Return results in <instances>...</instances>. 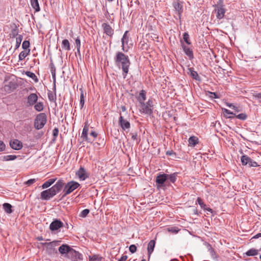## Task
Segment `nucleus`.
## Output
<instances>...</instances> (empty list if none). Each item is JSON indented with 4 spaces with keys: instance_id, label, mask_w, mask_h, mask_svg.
Instances as JSON below:
<instances>
[{
    "instance_id": "nucleus-25",
    "label": "nucleus",
    "mask_w": 261,
    "mask_h": 261,
    "mask_svg": "<svg viewBox=\"0 0 261 261\" xmlns=\"http://www.w3.org/2000/svg\"><path fill=\"white\" fill-rule=\"evenodd\" d=\"M57 180V178H50L43 184L41 187L42 189H46L52 185Z\"/></svg>"
},
{
    "instance_id": "nucleus-12",
    "label": "nucleus",
    "mask_w": 261,
    "mask_h": 261,
    "mask_svg": "<svg viewBox=\"0 0 261 261\" xmlns=\"http://www.w3.org/2000/svg\"><path fill=\"white\" fill-rule=\"evenodd\" d=\"M71 249L68 245L63 244L59 247V251L62 255H65L67 256Z\"/></svg>"
},
{
    "instance_id": "nucleus-61",
    "label": "nucleus",
    "mask_w": 261,
    "mask_h": 261,
    "mask_svg": "<svg viewBox=\"0 0 261 261\" xmlns=\"http://www.w3.org/2000/svg\"><path fill=\"white\" fill-rule=\"evenodd\" d=\"M225 105L226 106H227L229 108H231L232 109L233 108V106H234L232 103H228V102H226Z\"/></svg>"
},
{
    "instance_id": "nucleus-50",
    "label": "nucleus",
    "mask_w": 261,
    "mask_h": 261,
    "mask_svg": "<svg viewBox=\"0 0 261 261\" xmlns=\"http://www.w3.org/2000/svg\"><path fill=\"white\" fill-rule=\"evenodd\" d=\"M248 165L249 167H257L258 166L256 162L254 161L251 159L250 160Z\"/></svg>"
},
{
    "instance_id": "nucleus-52",
    "label": "nucleus",
    "mask_w": 261,
    "mask_h": 261,
    "mask_svg": "<svg viewBox=\"0 0 261 261\" xmlns=\"http://www.w3.org/2000/svg\"><path fill=\"white\" fill-rule=\"evenodd\" d=\"M36 179H30L25 182V184L28 185V186L31 185L32 184L35 183L36 182Z\"/></svg>"
},
{
    "instance_id": "nucleus-59",
    "label": "nucleus",
    "mask_w": 261,
    "mask_h": 261,
    "mask_svg": "<svg viewBox=\"0 0 261 261\" xmlns=\"http://www.w3.org/2000/svg\"><path fill=\"white\" fill-rule=\"evenodd\" d=\"M127 258V256L126 255H123L118 261H126Z\"/></svg>"
},
{
    "instance_id": "nucleus-56",
    "label": "nucleus",
    "mask_w": 261,
    "mask_h": 261,
    "mask_svg": "<svg viewBox=\"0 0 261 261\" xmlns=\"http://www.w3.org/2000/svg\"><path fill=\"white\" fill-rule=\"evenodd\" d=\"M253 97L256 98L260 99H261V92L260 93H255L253 94Z\"/></svg>"
},
{
    "instance_id": "nucleus-31",
    "label": "nucleus",
    "mask_w": 261,
    "mask_h": 261,
    "mask_svg": "<svg viewBox=\"0 0 261 261\" xmlns=\"http://www.w3.org/2000/svg\"><path fill=\"white\" fill-rule=\"evenodd\" d=\"M258 253V250L254 248H252L248 250L246 253V255L248 256H254Z\"/></svg>"
},
{
    "instance_id": "nucleus-37",
    "label": "nucleus",
    "mask_w": 261,
    "mask_h": 261,
    "mask_svg": "<svg viewBox=\"0 0 261 261\" xmlns=\"http://www.w3.org/2000/svg\"><path fill=\"white\" fill-rule=\"evenodd\" d=\"M25 74L29 77L35 81V82H38V79L35 73L31 72V71H27L25 72Z\"/></svg>"
},
{
    "instance_id": "nucleus-30",
    "label": "nucleus",
    "mask_w": 261,
    "mask_h": 261,
    "mask_svg": "<svg viewBox=\"0 0 261 261\" xmlns=\"http://www.w3.org/2000/svg\"><path fill=\"white\" fill-rule=\"evenodd\" d=\"M146 100V92L144 90H142L139 93V96L138 97L139 103L141 102H144Z\"/></svg>"
},
{
    "instance_id": "nucleus-14",
    "label": "nucleus",
    "mask_w": 261,
    "mask_h": 261,
    "mask_svg": "<svg viewBox=\"0 0 261 261\" xmlns=\"http://www.w3.org/2000/svg\"><path fill=\"white\" fill-rule=\"evenodd\" d=\"M60 241H54L48 244H45L46 250L49 253H51L55 251V247L59 245Z\"/></svg>"
},
{
    "instance_id": "nucleus-55",
    "label": "nucleus",
    "mask_w": 261,
    "mask_h": 261,
    "mask_svg": "<svg viewBox=\"0 0 261 261\" xmlns=\"http://www.w3.org/2000/svg\"><path fill=\"white\" fill-rule=\"evenodd\" d=\"M5 148V144L4 143L0 140V151H3Z\"/></svg>"
},
{
    "instance_id": "nucleus-54",
    "label": "nucleus",
    "mask_w": 261,
    "mask_h": 261,
    "mask_svg": "<svg viewBox=\"0 0 261 261\" xmlns=\"http://www.w3.org/2000/svg\"><path fill=\"white\" fill-rule=\"evenodd\" d=\"M18 35V31L17 29H13L11 31V35L13 37H15Z\"/></svg>"
},
{
    "instance_id": "nucleus-46",
    "label": "nucleus",
    "mask_w": 261,
    "mask_h": 261,
    "mask_svg": "<svg viewBox=\"0 0 261 261\" xmlns=\"http://www.w3.org/2000/svg\"><path fill=\"white\" fill-rule=\"evenodd\" d=\"M236 118L242 120H245L247 119V115L245 113H241L237 115H234Z\"/></svg>"
},
{
    "instance_id": "nucleus-13",
    "label": "nucleus",
    "mask_w": 261,
    "mask_h": 261,
    "mask_svg": "<svg viewBox=\"0 0 261 261\" xmlns=\"http://www.w3.org/2000/svg\"><path fill=\"white\" fill-rule=\"evenodd\" d=\"M38 96L35 93L30 94L27 97V103L29 106H31L37 102Z\"/></svg>"
},
{
    "instance_id": "nucleus-51",
    "label": "nucleus",
    "mask_w": 261,
    "mask_h": 261,
    "mask_svg": "<svg viewBox=\"0 0 261 261\" xmlns=\"http://www.w3.org/2000/svg\"><path fill=\"white\" fill-rule=\"evenodd\" d=\"M129 250L131 253H134L136 251L137 247L135 245H131L129 247Z\"/></svg>"
},
{
    "instance_id": "nucleus-17",
    "label": "nucleus",
    "mask_w": 261,
    "mask_h": 261,
    "mask_svg": "<svg viewBox=\"0 0 261 261\" xmlns=\"http://www.w3.org/2000/svg\"><path fill=\"white\" fill-rule=\"evenodd\" d=\"M173 6L175 10L177 11V14L179 17H180L181 14L182 12V3L179 1H176L174 2Z\"/></svg>"
},
{
    "instance_id": "nucleus-6",
    "label": "nucleus",
    "mask_w": 261,
    "mask_h": 261,
    "mask_svg": "<svg viewBox=\"0 0 261 261\" xmlns=\"http://www.w3.org/2000/svg\"><path fill=\"white\" fill-rule=\"evenodd\" d=\"M67 257L71 261H81L83 260V255L72 248L69 252Z\"/></svg>"
},
{
    "instance_id": "nucleus-33",
    "label": "nucleus",
    "mask_w": 261,
    "mask_h": 261,
    "mask_svg": "<svg viewBox=\"0 0 261 261\" xmlns=\"http://www.w3.org/2000/svg\"><path fill=\"white\" fill-rule=\"evenodd\" d=\"M222 111L223 113L226 115L227 118H232V116H234L235 114H234L233 112H231L230 111L228 110L227 109L225 108H222Z\"/></svg>"
},
{
    "instance_id": "nucleus-24",
    "label": "nucleus",
    "mask_w": 261,
    "mask_h": 261,
    "mask_svg": "<svg viewBox=\"0 0 261 261\" xmlns=\"http://www.w3.org/2000/svg\"><path fill=\"white\" fill-rule=\"evenodd\" d=\"M88 128L85 126L83 128L82 137H83V139L87 141L88 142H92L94 141V140L91 139L90 138L88 137Z\"/></svg>"
},
{
    "instance_id": "nucleus-53",
    "label": "nucleus",
    "mask_w": 261,
    "mask_h": 261,
    "mask_svg": "<svg viewBox=\"0 0 261 261\" xmlns=\"http://www.w3.org/2000/svg\"><path fill=\"white\" fill-rule=\"evenodd\" d=\"M131 135V137H132V139L134 140V141H137V143H138V135L136 133H131L130 134Z\"/></svg>"
},
{
    "instance_id": "nucleus-11",
    "label": "nucleus",
    "mask_w": 261,
    "mask_h": 261,
    "mask_svg": "<svg viewBox=\"0 0 261 261\" xmlns=\"http://www.w3.org/2000/svg\"><path fill=\"white\" fill-rule=\"evenodd\" d=\"M128 31H125L121 39L122 50L124 52L128 51V48L125 47V44H127L128 41V36H127Z\"/></svg>"
},
{
    "instance_id": "nucleus-7",
    "label": "nucleus",
    "mask_w": 261,
    "mask_h": 261,
    "mask_svg": "<svg viewBox=\"0 0 261 261\" xmlns=\"http://www.w3.org/2000/svg\"><path fill=\"white\" fill-rule=\"evenodd\" d=\"M63 223L60 220L56 219L54 220L49 225V229L51 231H56L59 228L63 227Z\"/></svg>"
},
{
    "instance_id": "nucleus-49",
    "label": "nucleus",
    "mask_w": 261,
    "mask_h": 261,
    "mask_svg": "<svg viewBox=\"0 0 261 261\" xmlns=\"http://www.w3.org/2000/svg\"><path fill=\"white\" fill-rule=\"evenodd\" d=\"M208 95L212 99L219 98L218 95L215 92H208Z\"/></svg>"
},
{
    "instance_id": "nucleus-3",
    "label": "nucleus",
    "mask_w": 261,
    "mask_h": 261,
    "mask_svg": "<svg viewBox=\"0 0 261 261\" xmlns=\"http://www.w3.org/2000/svg\"><path fill=\"white\" fill-rule=\"evenodd\" d=\"M139 112L145 115L150 116L153 113V101L151 99H149L146 102H141L139 103Z\"/></svg>"
},
{
    "instance_id": "nucleus-41",
    "label": "nucleus",
    "mask_w": 261,
    "mask_h": 261,
    "mask_svg": "<svg viewBox=\"0 0 261 261\" xmlns=\"http://www.w3.org/2000/svg\"><path fill=\"white\" fill-rule=\"evenodd\" d=\"M17 158V156L15 155H7L4 156L5 161H13Z\"/></svg>"
},
{
    "instance_id": "nucleus-23",
    "label": "nucleus",
    "mask_w": 261,
    "mask_h": 261,
    "mask_svg": "<svg viewBox=\"0 0 261 261\" xmlns=\"http://www.w3.org/2000/svg\"><path fill=\"white\" fill-rule=\"evenodd\" d=\"M188 73L192 76L194 79L196 81H200V77L199 76L198 73L194 70L192 68H189L188 69Z\"/></svg>"
},
{
    "instance_id": "nucleus-19",
    "label": "nucleus",
    "mask_w": 261,
    "mask_h": 261,
    "mask_svg": "<svg viewBox=\"0 0 261 261\" xmlns=\"http://www.w3.org/2000/svg\"><path fill=\"white\" fill-rule=\"evenodd\" d=\"M182 47L184 53L187 56H188L190 59H192L194 58L193 53L192 49L185 44L182 45Z\"/></svg>"
},
{
    "instance_id": "nucleus-35",
    "label": "nucleus",
    "mask_w": 261,
    "mask_h": 261,
    "mask_svg": "<svg viewBox=\"0 0 261 261\" xmlns=\"http://www.w3.org/2000/svg\"><path fill=\"white\" fill-rule=\"evenodd\" d=\"M22 36L21 35H18L16 38V44L15 47V49H17L21 44V42L22 40Z\"/></svg>"
},
{
    "instance_id": "nucleus-34",
    "label": "nucleus",
    "mask_w": 261,
    "mask_h": 261,
    "mask_svg": "<svg viewBox=\"0 0 261 261\" xmlns=\"http://www.w3.org/2000/svg\"><path fill=\"white\" fill-rule=\"evenodd\" d=\"M35 104L34 108L37 111L40 112L43 110L44 106L42 102H37Z\"/></svg>"
},
{
    "instance_id": "nucleus-20",
    "label": "nucleus",
    "mask_w": 261,
    "mask_h": 261,
    "mask_svg": "<svg viewBox=\"0 0 261 261\" xmlns=\"http://www.w3.org/2000/svg\"><path fill=\"white\" fill-rule=\"evenodd\" d=\"M155 244V242L153 240H151L148 244L147 251L149 258H150L151 253L153 252L154 250Z\"/></svg>"
},
{
    "instance_id": "nucleus-27",
    "label": "nucleus",
    "mask_w": 261,
    "mask_h": 261,
    "mask_svg": "<svg viewBox=\"0 0 261 261\" xmlns=\"http://www.w3.org/2000/svg\"><path fill=\"white\" fill-rule=\"evenodd\" d=\"M189 145L195 146L198 143V139L195 136L190 137L188 140Z\"/></svg>"
},
{
    "instance_id": "nucleus-2",
    "label": "nucleus",
    "mask_w": 261,
    "mask_h": 261,
    "mask_svg": "<svg viewBox=\"0 0 261 261\" xmlns=\"http://www.w3.org/2000/svg\"><path fill=\"white\" fill-rule=\"evenodd\" d=\"M62 179H59L55 185L49 189L43 191L40 194V198L43 200H48L59 193L64 186Z\"/></svg>"
},
{
    "instance_id": "nucleus-39",
    "label": "nucleus",
    "mask_w": 261,
    "mask_h": 261,
    "mask_svg": "<svg viewBox=\"0 0 261 261\" xmlns=\"http://www.w3.org/2000/svg\"><path fill=\"white\" fill-rule=\"evenodd\" d=\"M29 52L30 49L29 50L28 52H27L25 51H22L21 52H20V53L19 55V60H23L28 56Z\"/></svg>"
},
{
    "instance_id": "nucleus-62",
    "label": "nucleus",
    "mask_w": 261,
    "mask_h": 261,
    "mask_svg": "<svg viewBox=\"0 0 261 261\" xmlns=\"http://www.w3.org/2000/svg\"><path fill=\"white\" fill-rule=\"evenodd\" d=\"M232 109H233L236 112H239L240 111V110L239 109V108L237 107H236V106H233V108Z\"/></svg>"
},
{
    "instance_id": "nucleus-45",
    "label": "nucleus",
    "mask_w": 261,
    "mask_h": 261,
    "mask_svg": "<svg viewBox=\"0 0 261 261\" xmlns=\"http://www.w3.org/2000/svg\"><path fill=\"white\" fill-rule=\"evenodd\" d=\"M183 39L186 43H187L188 44H191V42L190 41L189 35L188 33L185 32L184 33Z\"/></svg>"
},
{
    "instance_id": "nucleus-10",
    "label": "nucleus",
    "mask_w": 261,
    "mask_h": 261,
    "mask_svg": "<svg viewBox=\"0 0 261 261\" xmlns=\"http://www.w3.org/2000/svg\"><path fill=\"white\" fill-rule=\"evenodd\" d=\"M11 147L14 150H20L22 147V144L19 140L14 139L10 141Z\"/></svg>"
},
{
    "instance_id": "nucleus-48",
    "label": "nucleus",
    "mask_w": 261,
    "mask_h": 261,
    "mask_svg": "<svg viewBox=\"0 0 261 261\" xmlns=\"http://www.w3.org/2000/svg\"><path fill=\"white\" fill-rule=\"evenodd\" d=\"M30 46V42L29 41L25 40L23 42L22 47L24 49H28Z\"/></svg>"
},
{
    "instance_id": "nucleus-26",
    "label": "nucleus",
    "mask_w": 261,
    "mask_h": 261,
    "mask_svg": "<svg viewBox=\"0 0 261 261\" xmlns=\"http://www.w3.org/2000/svg\"><path fill=\"white\" fill-rule=\"evenodd\" d=\"M31 4L35 12H39L40 10L38 0H30Z\"/></svg>"
},
{
    "instance_id": "nucleus-8",
    "label": "nucleus",
    "mask_w": 261,
    "mask_h": 261,
    "mask_svg": "<svg viewBox=\"0 0 261 261\" xmlns=\"http://www.w3.org/2000/svg\"><path fill=\"white\" fill-rule=\"evenodd\" d=\"M75 174L81 180H85L88 177V175L86 170L82 167H81L76 172Z\"/></svg>"
},
{
    "instance_id": "nucleus-63",
    "label": "nucleus",
    "mask_w": 261,
    "mask_h": 261,
    "mask_svg": "<svg viewBox=\"0 0 261 261\" xmlns=\"http://www.w3.org/2000/svg\"><path fill=\"white\" fill-rule=\"evenodd\" d=\"M261 238V233H259L257 234H256L255 236H254L253 238H254V239H257V238Z\"/></svg>"
},
{
    "instance_id": "nucleus-60",
    "label": "nucleus",
    "mask_w": 261,
    "mask_h": 261,
    "mask_svg": "<svg viewBox=\"0 0 261 261\" xmlns=\"http://www.w3.org/2000/svg\"><path fill=\"white\" fill-rule=\"evenodd\" d=\"M48 99L50 101H54L55 99L54 96L52 94H48Z\"/></svg>"
},
{
    "instance_id": "nucleus-9",
    "label": "nucleus",
    "mask_w": 261,
    "mask_h": 261,
    "mask_svg": "<svg viewBox=\"0 0 261 261\" xmlns=\"http://www.w3.org/2000/svg\"><path fill=\"white\" fill-rule=\"evenodd\" d=\"M119 123L122 130L124 131L129 129L130 127V123L125 120L122 116H120L119 118Z\"/></svg>"
},
{
    "instance_id": "nucleus-4",
    "label": "nucleus",
    "mask_w": 261,
    "mask_h": 261,
    "mask_svg": "<svg viewBox=\"0 0 261 261\" xmlns=\"http://www.w3.org/2000/svg\"><path fill=\"white\" fill-rule=\"evenodd\" d=\"M80 186V184L73 180L68 182L64 186L63 197L70 194L74 190L78 188Z\"/></svg>"
},
{
    "instance_id": "nucleus-40",
    "label": "nucleus",
    "mask_w": 261,
    "mask_h": 261,
    "mask_svg": "<svg viewBox=\"0 0 261 261\" xmlns=\"http://www.w3.org/2000/svg\"><path fill=\"white\" fill-rule=\"evenodd\" d=\"M50 72L51 73L52 77L53 79L54 83L55 85L56 83V68L54 65L50 67Z\"/></svg>"
},
{
    "instance_id": "nucleus-42",
    "label": "nucleus",
    "mask_w": 261,
    "mask_h": 261,
    "mask_svg": "<svg viewBox=\"0 0 261 261\" xmlns=\"http://www.w3.org/2000/svg\"><path fill=\"white\" fill-rule=\"evenodd\" d=\"M214 7L215 8H225L223 0H218L217 4Z\"/></svg>"
},
{
    "instance_id": "nucleus-21",
    "label": "nucleus",
    "mask_w": 261,
    "mask_h": 261,
    "mask_svg": "<svg viewBox=\"0 0 261 261\" xmlns=\"http://www.w3.org/2000/svg\"><path fill=\"white\" fill-rule=\"evenodd\" d=\"M196 203H197L202 208L206 210L207 212L211 213H213V210L210 207H207L206 204L204 203L202 200L200 198L198 197L197 198Z\"/></svg>"
},
{
    "instance_id": "nucleus-1",
    "label": "nucleus",
    "mask_w": 261,
    "mask_h": 261,
    "mask_svg": "<svg viewBox=\"0 0 261 261\" xmlns=\"http://www.w3.org/2000/svg\"><path fill=\"white\" fill-rule=\"evenodd\" d=\"M114 60L117 67L122 69L123 77L125 79L130 65L128 56L122 52L118 51L116 53Z\"/></svg>"
},
{
    "instance_id": "nucleus-5",
    "label": "nucleus",
    "mask_w": 261,
    "mask_h": 261,
    "mask_svg": "<svg viewBox=\"0 0 261 261\" xmlns=\"http://www.w3.org/2000/svg\"><path fill=\"white\" fill-rule=\"evenodd\" d=\"M46 116L44 113L38 114L35 120V127L37 129H41L46 123Z\"/></svg>"
},
{
    "instance_id": "nucleus-58",
    "label": "nucleus",
    "mask_w": 261,
    "mask_h": 261,
    "mask_svg": "<svg viewBox=\"0 0 261 261\" xmlns=\"http://www.w3.org/2000/svg\"><path fill=\"white\" fill-rule=\"evenodd\" d=\"M90 136H92V137H93L94 138H95L97 137V134L94 131H92L90 133Z\"/></svg>"
},
{
    "instance_id": "nucleus-28",
    "label": "nucleus",
    "mask_w": 261,
    "mask_h": 261,
    "mask_svg": "<svg viewBox=\"0 0 261 261\" xmlns=\"http://www.w3.org/2000/svg\"><path fill=\"white\" fill-rule=\"evenodd\" d=\"M62 47L66 50H70V45L69 41L67 39H64L62 42Z\"/></svg>"
},
{
    "instance_id": "nucleus-64",
    "label": "nucleus",
    "mask_w": 261,
    "mask_h": 261,
    "mask_svg": "<svg viewBox=\"0 0 261 261\" xmlns=\"http://www.w3.org/2000/svg\"><path fill=\"white\" fill-rule=\"evenodd\" d=\"M97 257L96 256H95V255H94V256H92V257L90 259V260H93V261H95V260H96L97 259Z\"/></svg>"
},
{
    "instance_id": "nucleus-47",
    "label": "nucleus",
    "mask_w": 261,
    "mask_h": 261,
    "mask_svg": "<svg viewBox=\"0 0 261 261\" xmlns=\"http://www.w3.org/2000/svg\"><path fill=\"white\" fill-rule=\"evenodd\" d=\"M75 44L77 49V52L80 53L81 47V41L79 37H77L75 40Z\"/></svg>"
},
{
    "instance_id": "nucleus-16",
    "label": "nucleus",
    "mask_w": 261,
    "mask_h": 261,
    "mask_svg": "<svg viewBox=\"0 0 261 261\" xmlns=\"http://www.w3.org/2000/svg\"><path fill=\"white\" fill-rule=\"evenodd\" d=\"M215 12L216 13L217 18L221 19L224 17L226 10L225 8H215Z\"/></svg>"
},
{
    "instance_id": "nucleus-18",
    "label": "nucleus",
    "mask_w": 261,
    "mask_h": 261,
    "mask_svg": "<svg viewBox=\"0 0 261 261\" xmlns=\"http://www.w3.org/2000/svg\"><path fill=\"white\" fill-rule=\"evenodd\" d=\"M16 85L14 82H9L7 84L5 85L4 89L7 92L10 93L16 89Z\"/></svg>"
},
{
    "instance_id": "nucleus-57",
    "label": "nucleus",
    "mask_w": 261,
    "mask_h": 261,
    "mask_svg": "<svg viewBox=\"0 0 261 261\" xmlns=\"http://www.w3.org/2000/svg\"><path fill=\"white\" fill-rule=\"evenodd\" d=\"M59 130L58 129L55 128L53 129V133L54 137H57L58 135Z\"/></svg>"
},
{
    "instance_id": "nucleus-36",
    "label": "nucleus",
    "mask_w": 261,
    "mask_h": 261,
    "mask_svg": "<svg viewBox=\"0 0 261 261\" xmlns=\"http://www.w3.org/2000/svg\"><path fill=\"white\" fill-rule=\"evenodd\" d=\"M207 248V249H208V251L210 252V253L211 255L212 256V257L213 258H216L217 256H216V252H215L214 249L212 247V246L210 244H208Z\"/></svg>"
},
{
    "instance_id": "nucleus-38",
    "label": "nucleus",
    "mask_w": 261,
    "mask_h": 261,
    "mask_svg": "<svg viewBox=\"0 0 261 261\" xmlns=\"http://www.w3.org/2000/svg\"><path fill=\"white\" fill-rule=\"evenodd\" d=\"M167 179H169L170 181L174 183L176 179V173L171 174H166Z\"/></svg>"
},
{
    "instance_id": "nucleus-22",
    "label": "nucleus",
    "mask_w": 261,
    "mask_h": 261,
    "mask_svg": "<svg viewBox=\"0 0 261 261\" xmlns=\"http://www.w3.org/2000/svg\"><path fill=\"white\" fill-rule=\"evenodd\" d=\"M167 180L166 174H160L156 177L155 181L156 184L162 185Z\"/></svg>"
},
{
    "instance_id": "nucleus-44",
    "label": "nucleus",
    "mask_w": 261,
    "mask_h": 261,
    "mask_svg": "<svg viewBox=\"0 0 261 261\" xmlns=\"http://www.w3.org/2000/svg\"><path fill=\"white\" fill-rule=\"evenodd\" d=\"M89 210L85 209L80 213V214H79V216L82 218H85L89 213Z\"/></svg>"
},
{
    "instance_id": "nucleus-15",
    "label": "nucleus",
    "mask_w": 261,
    "mask_h": 261,
    "mask_svg": "<svg viewBox=\"0 0 261 261\" xmlns=\"http://www.w3.org/2000/svg\"><path fill=\"white\" fill-rule=\"evenodd\" d=\"M102 27L105 34H106L108 36H112L114 34V30L109 24L107 23H103L102 24Z\"/></svg>"
},
{
    "instance_id": "nucleus-43",
    "label": "nucleus",
    "mask_w": 261,
    "mask_h": 261,
    "mask_svg": "<svg viewBox=\"0 0 261 261\" xmlns=\"http://www.w3.org/2000/svg\"><path fill=\"white\" fill-rule=\"evenodd\" d=\"M80 90H81L80 95V105L81 106V108H82L84 107L85 103L84 94L82 89H80Z\"/></svg>"
},
{
    "instance_id": "nucleus-29",
    "label": "nucleus",
    "mask_w": 261,
    "mask_h": 261,
    "mask_svg": "<svg viewBox=\"0 0 261 261\" xmlns=\"http://www.w3.org/2000/svg\"><path fill=\"white\" fill-rule=\"evenodd\" d=\"M5 212L7 214L12 213V205L8 203H5L3 205Z\"/></svg>"
},
{
    "instance_id": "nucleus-32",
    "label": "nucleus",
    "mask_w": 261,
    "mask_h": 261,
    "mask_svg": "<svg viewBox=\"0 0 261 261\" xmlns=\"http://www.w3.org/2000/svg\"><path fill=\"white\" fill-rule=\"evenodd\" d=\"M251 158L246 155H244L241 157V161L243 165H247L248 164Z\"/></svg>"
}]
</instances>
